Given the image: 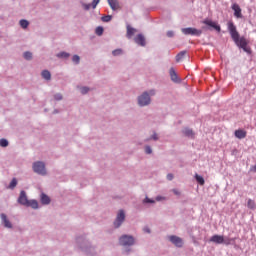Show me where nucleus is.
I'll return each instance as SVG.
<instances>
[{
    "mask_svg": "<svg viewBox=\"0 0 256 256\" xmlns=\"http://www.w3.org/2000/svg\"><path fill=\"white\" fill-rule=\"evenodd\" d=\"M145 233H151V230L149 228H144Z\"/></svg>",
    "mask_w": 256,
    "mask_h": 256,
    "instance_id": "obj_44",
    "label": "nucleus"
},
{
    "mask_svg": "<svg viewBox=\"0 0 256 256\" xmlns=\"http://www.w3.org/2000/svg\"><path fill=\"white\" fill-rule=\"evenodd\" d=\"M170 77L171 81H173L174 83L179 82V77L177 76V72H175V68H170Z\"/></svg>",
    "mask_w": 256,
    "mask_h": 256,
    "instance_id": "obj_16",
    "label": "nucleus"
},
{
    "mask_svg": "<svg viewBox=\"0 0 256 256\" xmlns=\"http://www.w3.org/2000/svg\"><path fill=\"white\" fill-rule=\"evenodd\" d=\"M123 221H125V212L123 210H120L114 222V226L116 227V229L121 227V225L123 224Z\"/></svg>",
    "mask_w": 256,
    "mask_h": 256,
    "instance_id": "obj_6",
    "label": "nucleus"
},
{
    "mask_svg": "<svg viewBox=\"0 0 256 256\" xmlns=\"http://www.w3.org/2000/svg\"><path fill=\"white\" fill-rule=\"evenodd\" d=\"M26 207H32V209H39V203L37 200H28V204H26Z\"/></svg>",
    "mask_w": 256,
    "mask_h": 256,
    "instance_id": "obj_19",
    "label": "nucleus"
},
{
    "mask_svg": "<svg viewBox=\"0 0 256 256\" xmlns=\"http://www.w3.org/2000/svg\"><path fill=\"white\" fill-rule=\"evenodd\" d=\"M80 91H81L82 95H85L86 93H89V88L82 87Z\"/></svg>",
    "mask_w": 256,
    "mask_h": 256,
    "instance_id": "obj_36",
    "label": "nucleus"
},
{
    "mask_svg": "<svg viewBox=\"0 0 256 256\" xmlns=\"http://www.w3.org/2000/svg\"><path fill=\"white\" fill-rule=\"evenodd\" d=\"M234 135L237 139H245V137H247V131L238 129L235 131Z\"/></svg>",
    "mask_w": 256,
    "mask_h": 256,
    "instance_id": "obj_13",
    "label": "nucleus"
},
{
    "mask_svg": "<svg viewBox=\"0 0 256 256\" xmlns=\"http://www.w3.org/2000/svg\"><path fill=\"white\" fill-rule=\"evenodd\" d=\"M204 25H208V27H212L218 33H221V26L217 24V22H213L212 20L206 19L203 21Z\"/></svg>",
    "mask_w": 256,
    "mask_h": 256,
    "instance_id": "obj_9",
    "label": "nucleus"
},
{
    "mask_svg": "<svg viewBox=\"0 0 256 256\" xmlns=\"http://www.w3.org/2000/svg\"><path fill=\"white\" fill-rule=\"evenodd\" d=\"M172 191H173L174 195H181V192H179V190H177V189H173Z\"/></svg>",
    "mask_w": 256,
    "mask_h": 256,
    "instance_id": "obj_42",
    "label": "nucleus"
},
{
    "mask_svg": "<svg viewBox=\"0 0 256 256\" xmlns=\"http://www.w3.org/2000/svg\"><path fill=\"white\" fill-rule=\"evenodd\" d=\"M187 55V51H181L176 55V62L179 63V61L183 60V57Z\"/></svg>",
    "mask_w": 256,
    "mask_h": 256,
    "instance_id": "obj_23",
    "label": "nucleus"
},
{
    "mask_svg": "<svg viewBox=\"0 0 256 256\" xmlns=\"http://www.w3.org/2000/svg\"><path fill=\"white\" fill-rule=\"evenodd\" d=\"M232 243H235V238L224 237V241L222 242L223 245H231Z\"/></svg>",
    "mask_w": 256,
    "mask_h": 256,
    "instance_id": "obj_25",
    "label": "nucleus"
},
{
    "mask_svg": "<svg viewBox=\"0 0 256 256\" xmlns=\"http://www.w3.org/2000/svg\"><path fill=\"white\" fill-rule=\"evenodd\" d=\"M195 179L199 185H205V179L202 176H199V174L195 175Z\"/></svg>",
    "mask_w": 256,
    "mask_h": 256,
    "instance_id": "obj_24",
    "label": "nucleus"
},
{
    "mask_svg": "<svg viewBox=\"0 0 256 256\" xmlns=\"http://www.w3.org/2000/svg\"><path fill=\"white\" fill-rule=\"evenodd\" d=\"M152 139H154V141H157V134H153Z\"/></svg>",
    "mask_w": 256,
    "mask_h": 256,
    "instance_id": "obj_43",
    "label": "nucleus"
},
{
    "mask_svg": "<svg viewBox=\"0 0 256 256\" xmlns=\"http://www.w3.org/2000/svg\"><path fill=\"white\" fill-rule=\"evenodd\" d=\"M123 53V50L121 49H116L112 52V54L114 55V57H117V55H121Z\"/></svg>",
    "mask_w": 256,
    "mask_h": 256,
    "instance_id": "obj_34",
    "label": "nucleus"
},
{
    "mask_svg": "<svg viewBox=\"0 0 256 256\" xmlns=\"http://www.w3.org/2000/svg\"><path fill=\"white\" fill-rule=\"evenodd\" d=\"M33 171L38 175H47V170H45V163L43 162H35L33 164Z\"/></svg>",
    "mask_w": 256,
    "mask_h": 256,
    "instance_id": "obj_3",
    "label": "nucleus"
},
{
    "mask_svg": "<svg viewBox=\"0 0 256 256\" xmlns=\"http://www.w3.org/2000/svg\"><path fill=\"white\" fill-rule=\"evenodd\" d=\"M72 61H73V63H76V65H77V64H79V61H81V58L79 57V55H74L72 57Z\"/></svg>",
    "mask_w": 256,
    "mask_h": 256,
    "instance_id": "obj_32",
    "label": "nucleus"
},
{
    "mask_svg": "<svg viewBox=\"0 0 256 256\" xmlns=\"http://www.w3.org/2000/svg\"><path fill=\"white\" fill-rule=\"evenodd\" d=\"M175 33L173 31H168L167 32V37H173Z\"/></svg>",
    "mask_w": 256,
    "mask_h": 256,
    "instance_id": "obj_39",
    "label": "nucleus"
},
{
    "mask_svg": "<svg viewBox=\"0 0 256 256\" xmlns=\"http://www.w3.org/2000/svg\"><path fill=\"white\" fill-rule=\"evenodd\" d=\"M169 241H171L175 247H183V239H181L179 236H169Z\"/></svg>",
    "mask_w": 256,
    "mask_h": 256,
    "instance_id": "obj_8",
    "label": "nucleus"
},
{
    "mask_svg": "<svg viewBox=\"0 0 256 256\" xmlns=\"http://www.w3.org/2000/svg\"><path fill=\"white\" fill-rule=\"evenodd\" d=\"M54 99H55L56 101H61V99H63V96H62L61 94H56V95L54 96Z\"/></svg>",
    "mask_w": 256,
    "mask_h": 256,
    "instance_id": "obj_38",
    "label": "nucleus"
},
{
    "mask_svg": "<svg viewBox=\"0 0 256 256\" xmlns=\"http://www.w3.org/2000/svg\"><path fill=\"white\" fill-rule=\"evenodd\" d=\"M183 134L186 136V137H191V139H193V137H195V133L193 132V130L189 129V128H185L183 130Z\"/></svg>",
    "mask_w": 256,
    "mask_h": 256,
    "instance_id": "obj_20",
    "label": "nucleus"
},
{
    "mask_svg": "<svg viewBox=\"0 0 256 256\" xmlns=\"http://www.w3.org/2000/svg\"><path fill=\"white\" fill-rule=\"evenodd\" d=\"M161 199H163V197H161V196L156 197V201H161Z\"/></svg>",
    "mask_w": 256,
    "mask_h": 256,
    "instance_id": "obj_45",
    "label": "nucleus"
},
{
    "mask_svg": "<svg viewBox=\"0 0 256 256\" xmlns=\"http://www.w3.org/2000/svg\"><path fill=\"white\" fill-rule=\"evenodd\" d=\"M18 203L20 205H24V207H27L29 205V199H27V193H25L24 190L20 192V196L18 198Z\"/></svg>",
    "mask_w": 256,
    "mask_h": 256,
    "instance_id": "obj_7",
    "label": "nucleus"
},
{
    "mask_svg": "<svg viewBox=\"0 0 256 256\" xmlns=\"http://www.w3.org/2000/svg\"><path fill=\"white\" fill-rule=\"evenodd\" d=\"M135 33H137V30L133 27H131L130 25L127 26V38L131 39V37H133V35H135Z\"/></svg>",
    "mask_w": 256,
    "mask_h": 256,
    "instance_id": "obj_17",
    "label": "nucleus"
},
{
    "mask_svg": "<svg viewBox=\"0 0 256 256\" xmlns=\"http://www.w3.org/2000/svg\"><path fill=\"white\" fill-rule=\"evenodd\" d=\"M101 19L104 23H109V21H111V16L109 15L103 16Z\"/></svg>",
    "mask_w": 256,
    "mask_h": 256,
    "instance_id": "obj_35",
    "label": "nucleus"
},
{
    "mask_svg": "<svg viewBox=\"0 0 256 256\" xmlns=\"http://www.w3.org/2000/svg\"><path fill=\"white\" fill-rule=\"evenodd\" d=\"M248 209H255V201L249 199L247 202Z\"/></svg>",
    "mask_w": 256,
    "mask_h": 256,
    "instance_id": "obj_28",
    "label": "nucleus"
},
{
    "mask_svg": "<svg viewBox=\"0 0 256 256\" xmlns=\"http://www.w3.org/2000/svg\"><path fill=\"white\" fill-rule=\"evenodd\" d=\"M232 9L234 10V17H236L237 19L243 18V14L241 13V7L239 6V4H233Z\"/></svg>",
    "mask_w": 256,
    "mask_h": 256,
    "instance_id": "obj_10",
    "label": "nucleus"
},
{
    "mask_svg": "<svg viewBox=\"0 0 256 256\" xmlns=\"http://www.w3.org/2000/svg\"><path fill=\"white\" fill-rule=\"evenodd\" d=\"M144 202H145V203H155L154 200H151V199H149V198H146V199L144 200Z\"/></svg>",
    "mask_w": 256,
    "mask_h": 256,
    "instance_id": "obj_40",
    "label": "nucleus"
},
{
    "mask_svg": "<svg viewBox=\"0 0 256 256\" xmlns=\"http://www.w3.org/2000/svg\"><path fill=\"white\" fill-rule=\"evenodd\" d=\"M42 77L46 79V81H51V72H49V70H43Z\"/></svg>",
    "mask_w": 256,
    "mask_h": 256,
    "instance_id": "obj_22",
    "label": "nucleus"
},
{
    "mask_svg": "<svg viewBox=\"0 0 256 256\" xmlns=\"http://www.w3.org/2000/svg\"><path fill=\"white\" fill-rule=\"evenodd\" d=\"M57 57H62L64 59H67V57H69V53L61 52V53L57 54Z\"/></svg>",
    "mask_w": 256,
    "mask_h": 256,
    "instance_id": "obj_33",
    "label": "nucleus"
},
{
    "mask_svg": "<svg viewBox=\"0 0 256 256\" xmlns=\"http://www.w3.org/2000/svg\"><path fill=\"white\" fill-rule=\"evenodd\" d=\"M1 219L3 221L4 226L7 227V229H11L13 227L9 219H7V215L1 214Z\"/></svg>",
    "mask_w": 256,
    "mask_h": 256,
    "instance_id": "obj_15",
    "label": "nucleus"
},
{
    "mask_svg": "<svg viewBox=\"0 0 256 256\" xmlns=\"http://www.w3.org/2000/svg\"><path fill=\"white\" fill-rule=\"evenodd\" d=\"M41 203H42V205H49V203H51V199L49 198V196L42 194L41 195Z\"/></svg>",
    "mask_w": 256,
    "mask_h": 256,
    "instance_id": "obj_21",
    "label": "nucleus"
},
{
    "mask_svg": "<svg viewBox=\"0 0 256 256\" xmlns=\"http://www.w3.org/2000/svg\"><path fill=\"white\" fill-rule=\"evenodd\" d=\"M151 103V97L147 92H144L141 96L138 97V105L140 107H145Z\"/></svg>",
    "mask_w": 256,
    "mask_h": 256,
    "instance_id": "obj_5",
    "label": "nucleus"
},
{
    "mask_svg": "<svg viewBox=\"0 0 256 256\" xmlns=\"http://www.w3.org/2000/svg\"><path fill=\"white\" fill-rule=\"evenodd\" d=\"M145 152L147 153V155H151L153 153V150L149 146H146Z\"/></svg>",
    "mask_w": 256,
    "mask_h": 256,
    "instance_id": "obj_37",
    "label": "nucleus"
},
{
    "mask_svg": "<svg viewBox=\"0 0 256 256\" xmlns=\"http://www.w3.org/2000/svg\"><path fill=\"white\" fill-rule=\"evenodd\" d=\"M182 33L184 35H192V36H195V37H201L203 31L202 30H199V29H196V28H182Z\"/></svg>",
    "mask_w": 256,
    "mask_h": 256,
    "instance_id": "obj_4",
    "label": "nucleus"
},
{
    "mask_svg": "<svg viewBox=\"0 0 256 256\" xmlns=\"http://www.w3.org/2000/svg\"><path fill=\"white\" fill-rule=\"evenodd\" d=\"M101 0H93L92 4H83V7L85 9V11H89V9H95L97 7V5H99V2Z\"/></svg>",
    "mask_w": 256,
    "mask_h": 256,
    "instance_id": "obj_14",
    "label": "nucleus"
},
{
    "mask_svg": "<svg viewBox=\"0 0 256 256\" xmlns=\"http://www.w3.org/2000/svg\"><path fill=\"white\" fill-rule=\"evenodd\" d=\"M211 243H216V245H223L224 236L223 235H213L210 238Z\"/></svg>",
    "mask_w": 256,
    "mask_h": 256,
    "instance_id": "obj_11",
    "label": "nucleus"
},
{
    "mask_svg": "<svg viewBox=\"0 0 256 256\" xmlns=\"http://www.w3.org/2000/svg\"><path fill=\"white\" fill-rule=\"evenodd\" d=\"M135 43H137V45H140L141 47H145V36H143V34H138L135 38H134Z\"/></svg>",
    "mask_w": 256,
    "mask_h": 256,
    "instance_id": "obj_12",
    "label": "nucleus"
},
{
    "mask_svg": "<svg viewBox=\"0 0 256 256\" xmlns=\"http://www.w3.org/2000/svg\"><path fill=\"white\" fill-rule=\"evenodd\" d=\"M9 141L7 139H0V147H8Z\"/></svg>",
    "mask_w": 256,
    "mask_h": 256,
    "instance_id": "obj_29",
    "label": "nucleus"
},
{
    "mask_svg": "<svg viewBox=\"0 0 256 256\" xmlns=\"http://www.w3.org/2000/svg\"><path fill=\"white\" fill-rule=\"evenodd\" d=\"M119 243L123 247H131V245H134L135 243V238H133V236L123 235L120 237Z\"/></svg>",
    "mask_w": 256,
    "mask_h": 256,
    "instance_id": "obj_2",
    "label": "nucleus"
},
{
    "mask_svg": "<svg viewBox=\"0 0 256 256\" xmlns=\"http://www.w3.org/2000/svg\"><path fill=\"white\" fill-rule=\"evenodd\" d=\"M33 58V54L31 52H25L24 53V59L27 61L31 60Z\"/></svg>",
    "mask_w": 256,
    "mask_h": 256,
    "instance_id": "obj_30",
    "label": "nucleus"
},
{
    "mask_svg": "<svg viewBox=\"0 0 256 256\" xmlns=\"http://www.w3.org/2000/svg\"><path fill=\"white\" fill-rule=\"evenodd\" d=\"M15 187H17V179L13 178L10 182L9 189H15Z\"/></svg>",
    "mask_w": 256,
    "mask_h": 256,
    "instance_id": "obj_27",
    "label": "nucleus"
},
{
    "mask_svg": "<svg viewBox=\"0 0 256 256\" xmlns=\"http://www.w3.org/2000/svg\"><path fill=\"white\" fill-rule=\"evenodd\" d=\"M228 30L237 47H240V49H243V51H245L246 53H251V48L247 47L249 42L245 37L239 36L237 27L235 26V24H233V22L228 23Z\"/></svg>",
    "mask_w": 256,
    "mask_h": 256,
    "instance_id": "obj_1",
    "label": "nucleus"
},
{
    "mask_svg": "<svg viewBox=\"0 0 256 256\" xmlns=\"http://www.w3.org/2000/svg\"><path fill=\"white\" fill-rule=\"evenodd\" d=\"M20 27H22V29H27V27H29V21L20 20Z\"/></svg>",
    "mask_w": 256,
    "mask_h": 256,
    "instance_id": "obj_26",
    "label": "nucleus"
},
{
    "mask_svg": "<svg viewBox=\"0 0 256 256\" xmlns=\"http://www.w3.org/2000/svg\"><path fill=\"white\" fill-rule=\"evenodd\" d=\"M150 95H155V91L154 90H150Z\"/></svg>",
    "mask_w": 256,
    "mask_h": 256,
    "instance_id": "obj_46",
    "label": "nucleus"
},
{
    "mask_svg": "<svg viewBox=\"0 0 256 256\" xmlns=\"http://www.w3.org/2000/svg\"><path fill=\"white\" fill-rule=\"evenodd\" d=\"M167 179L168 181H173V174H168Z\"/></svg>",
    "mask_w": 256,
    "mask_h": 256,
    "instance_id": "obj_41",
    "label": "nucleus"
},
{
    "mask_svg": "<svg viewBox=\"0 0 256 256\" xmlns=\"http://www.w3.org/2000/svg\"><path fill=\"white\" fill-rule=\"evenodd\" d=\"M108 4L113 11H117V9H119V2L117 0H108Z\"/></svg>",
    "mask_w": 256,
    "mask_h": 256,
    "instance_id": "obj_18",
    "label": "nucleus"
},
{
    "mask_svg": "<svg viewBox=\"0 0 256 256\" xmlns=\"http://www.w3.org/2000/svg\"><path fill=\"white\" fill-rule=\"evenodd\" d=\"M95 33L96 35H99V36L103 35V27L98 26L95 30Z\"/></svg>",
    "mask_w": 256,
    "mask_h": 256,
    "instance_id": "obj_31",
    "label": "nucleus"
}]
</instances>
